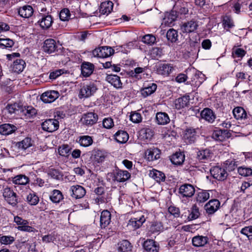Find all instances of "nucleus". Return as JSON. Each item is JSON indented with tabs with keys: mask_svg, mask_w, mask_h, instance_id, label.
I'll use <instances>...</instances> for the list:
<instances>
[{
	"mask_svg": "<svg viewBox=\"0 0 252 252\" xmlns=\"http://www.w3.org/2000/svg\"><path fill=\"white\" fill-rule=\"evenodd\" d=\"M97 90L96 83L90 82L84 84L81 88L79 92L80 98H88L94 95Z\"/></svg>",
	"mask_w": 252,
	"mask_h": 252,
	"instance_id": "obj_1",
	"label": "nucleus"
},
{
	"mask_svg": "<svg viewBox=\"0 0 252 252\" xmlns=\"http://www.w3.org/2000/svg\"><path fill=\"white\" fill-rule=\"evenodd\" d=\"M114 53V50L109 46H103L95 48L92 52L94 57L98 58H107Z\"/></svg>",
	"mask_w": 252,
	"mask_h": 252,
	"instance_id": "obj_2",
	"label": "nucleus"
},
{
	"mask_svg": "<svg viewBox=\"0 0 252 252\" xmlns=\"http://www.w3.org/2000/svg\"><path fill=\"white\" fill-rule=\"evenodd\" d=\"M98 116L94 112L84 114L80 120L81 124L87 126H92L97 123Z\"/></svg>",
	"mask_w": 252,
	"mask_h": 252,
	"instance_id": "obj_3",
	"label": "nucleus"
},
{
	"mask_svg": "<svg viewBox=\"0 0 252 252\" xmlns=\"http://www.w3.org/2000/svg\"><path fill=\"white\" fill-rule=\"evenodd\" d=\"M41 127L44 131L52 132L58 129L59 122L56 119H47L42 123Z\"/></svg>",
	"mask_w": 252,
	"mask_h": 252,
	"instance_id": "obj_4",
	"label": "nucleus"
},
{
	"mask_svg": "<svg viewBox=\"0 0 252 252\" xmlns=\"http://www.w3.org/2000/svg\"><path fill=\"white\" fill-rule=\"evenodd\" d=\"M198 26V21L195 19H191L184 22L181 26V30L184 33H189L195 32Z\"/></svg>",
	"mask_w": 252,
	"mask_h": 252,
	"instance_id": "obj_5",
	"label": "nucleus"
},
{
	"mask_svg": "<svg viewBox=\"0 0 252 252\" xmlns=\"http://www.w3.org/2000/svg\"><path fill=\"white\" fill-rule=\"evenodd\" d=\"M108 156V153L104 151L94 150L92 152L91 158L94 163L97 164L104 162Z\"/></svg>",
	"mask_w": 252,
	"mask_h": 252,
	"instance_id": "obj_6",
	"label": "nucleus"
},
{
	"mask_svg": "<svg viewBox=\"0 0 252 252\" xmlns=\"http://www.w3.org/2000/svg\"><path fill=\"white\" fill-rule=\"evenodd\" d=\"M3 196L5 200L13 206H15L17 203V195L10 188L6 187L3 189Z\"/></svg>",
	"mask_w": 252,
	"mask_h": 252,
	"instance_id": "obj_7",
	"label": "nucleus"
},
{
	"mask_svg": "<svg viewBox=\"0 0 252 252\" xmlns=\"http://www.w3.org/2000/svg\"><path fill=\"white\" fill-rule=\"evenodd\" d=\"M59 96L60 94L57 91H48L41 95L40 99L44 103H50L54 102Z\"/></svg>",
	"mask_w": 252,
	"mask_h": 252,
	"instance_id": "obj_8",
	"label": "nucleus"
},
{
	"mask_svg": "<svg viewBox=\"0 0 252 252\" xmlns=\"http://www.w3.org/2000/svg\"><path fill=\"white\" fill-rule=\"evenodd\" d=\"M210 172L214 178L219 181H223L227 176L225 169L219 166L213 167L210 169Z\"/></svg>",
	"mask_w": 252,
	"mask_h": 252,
	"instance_id": "obj_9",
	"label": "nucleus"
},
{
	"mask_svg": "<svg viewBox=\"0 0 252 252\" xmlns=\"http://www.w3.org/2000/svg\"><path fill=\"white\" fill-rule=\"evenodd\" d=\"M195 190V188L192 185L184 184L180 186L179 192L183 197H190L194 194Z\"/></svg>",
	"mask_w": 252,
	"mask_h": 252,
	"instance_id": "obj_10",
	"label": "nucleus"
},
{
	"mask_svg": "<svg viewBox=\"0 0 252 252\" xmlns=\"http://www.w3.org/2000/svg\"><path fill=\"white\" fill-rule=\"evenodd\" d=\"M53 23V19L50 15H42L37 22L38 24L43 30L49 29Z\"/></svg>",
	"mask_w": 252,
	"mask_h": 252,
	"instance_id": "obj_11",
	"label": "nucleus"
},
{
	"mask_svg": "<svg viewBox=\"0 0 252 252\" xmlns=\"http://www.w3.org/2000/svg\"><path fill=\"white\" fill-rule=\"evenodd\" d=\"M69 191L71 196L75 199L82 198L86 194L85 189L79 185L71 186Z\"/></svg>",
	"mask_w": 252,
	"mask_h": 252,
	"instance_id": "obj_12",
	"label": "nucleus"
},
{
	"mask_svg": "<svg viewBox=\"0 0 252 252\" xmlns=\"http://www.w3.org/2000/svg\"><path fill=\"white\" fill-rule=\"evenodd\" d=\"M231 133L226 129H217L212 134V137L217 141H223L229 138Z\"/></svg>",
	"mask_w": 252,
	"mask_h": 252,
	"instance_id": "obj_13",
	"label": "nucleus"
},
{
	"mask_svg": "<svg viewBox=\"0 0 252 252\" xmlns=\"http://www.w3.org/2000/svg\"><path fill=\"white\" fill-rule=\"evenodd\" d=\"M220 206V202L218 199H212L210 200L204 207L206 213L209 215H212L218 210Z\"/></svg>",
	"mask_w": 252,
	"mask_h": 252,
	"instance_id": "obj_14",
	"label": "nucleus"
},
{
	"mask_svg": "<svg viewBox=\"0 0 252 252\" xmlns=\"http://www.w3.org/2000/svg\"><path fill=\"white\" fill-rule=\"evenodd\" d=\"M160 151L157 148L153 147L145 152V157L149 161H153L159 158Z\"/></svg>",
	"mask_w": 252,
	"mask_h": 252,
	"instance_id": "obj_15",
	"label": "nucleus"
},
{
	"mask_svg": "<svg viewBox=\"0 0 252 252\" xmlns=\"http://www.w3.org/2000/svg\"><path fill=\"white\" fill-rule=\"evenodd\" d=\"M157 88V85L156 84L150 83L147 85H144V87L141 89L140 93L144 97H146L153 94L156 91Z\"/></svg>",
	"mask_w": 252,
	"mask_h": 252,
	"instance_id": "obj_16",
	"label": "nucleus"
},
{
	"mask_svg": "<svg viewBox=\"0 0 252 252\" xmlns=\"http://www.w3.org/2000/svg\"><path fill=\"white\" fill-rule=\"evenodd\" d=\"M57 48L56 43L54 39L49 38L44 41L43 49L45 52L51 54L57 50Z\"/></svg>",
	"mask_w": 252,
	"mask_h": 252,
	"instance_id": "obj_17",
	"label": "nucleus"
},
{
	"mask_svg": "<svg viewBox=\"0 0 252 252\" xmlns=\"http://www.w3.org/2000/svg\"><path fill=\"white\" fill-rule=\"evenodd\" d=\"M143 248L147 252H158L159 245L153 240L149 239L143 243Z\"/></svg>",
	"mask_w": 252,
	"mask_h": 252,
	"instance_id": "obj_18",
	"label": "nucleus"
},
{
	"mask_svg": "<svg viewBox=\"0 0 252 252\" xmlns=\"http://www.w3.org/2000/svg\"><path fill=\"white\" fill-rule=\"evenodd\" d=\"M81 74L84 77L90 76L94 72V65L89 62H83L81 66Z\"/></svg>",
	"mask_w": 252,
	"mask_h": 252,
	"instance_id": "obj_19",
	"label": "nucleus"
},
{
	"mask_svg": "<svg viewBox=\"0 0 252 252\" xmlns=\"http://www.w3.org/2000/svg\"><path fill=\"white\" fill-rule=\"evenodd\" d=\"M106 81L116 89H122L123 83L120 77L117 75L109 74L106 76Z\"/></svg>",
	"mask_w": 252,
	"mask_h": 252,
	"instance_id": "obj_20",
	"label": "nucleus"
},
{
	"mask_svg": "<svg viewBox=\"0 0 252 252\" xmlns=\"http://www.w3.org/2000/svg\"><path fill=\"white\" fill-rule=\"evenodd\" d=\"M26 65V62L22 59H17L13 61L11 66L12 71L19 73L22 72Z\"/></svg>",
	"mask_w": 252,
	"mask_h": 252,
	"instance_id": "obj_21",
	"label": "nucleus"
},
{
	"mask_svg": "<svg viewBox=\"0 0 252 252\" xmlns=\"http://www.w3.org/2000/svg\"><path fill=\"white\" fill-rule=\"evenodd\" d=\"M212 153L208 149H202L197 152L196 158L201 162H205L210 159Z\"/></svg>",
	"mask_w": 252,
	"mask_h": 252,
	"instance_id": "obj_22",
	"label": "nucleus"
},
{
	"mask_svg": "<svg viewBox=\"0 0 252 252\" xmlns=\"http://www.w3.org/2000/svg\"><path fill=\"white\" fill-rule=\"evenodd\" d=\"M111 215L107 210L103 211L100 215V224L102 228H105L111 221Z\"/></svg>",
	"mask_w": 252,
	"mask_h": 252,
	"instance_id": "obj_23",
	"label": "nucleus"
},
{
	"mask_svg": "<svg viewBox=\"0 0 252 252\" xmlns=\"http://www.w3.org/2000/svg\"><path fill=\"white\" fill-rule=\"evenodd\" d=\"M130 174L126 170H118L114 175V180L119 182H124L129 179Z\"/></svg>",
	"mask_w": 252,
	"mask_h": 252,
	"instance_id": "obj_24",
	"label": "nucleus"
},
{
	"mask_svg": "<svg viewBox=\"0 0 252 252\" xmlns=\"http://www.w3.org/2000/svg\"><path fill=\"white\" fill-rule=\"evenodd\" d=\"M189 96L185 95L176 99L174 101L175 108L177 109H181L189 105Z\"/></svg>",
	"mask_w": 252,
	"mask_h": 252,
	"instance_id": "obj_25",
	"label": "nucleus"
},
{
	"mask_svg": "<svg viewBox=\"0 0 252 252\" xmlns=\"http://www.w3.org/2000/svg\"><path fill=\"white\" fill-rule=\"evenodd\" d=\"M184 139L187 142L192 143L194 142L197 137L196 129L193 128H189L186 129L184 136Z\"/></svg>",
	"mask_w": 252,
	"mask_h": 252,
	"instance_id": "obj_26",
	"label": "nucleus"
},
{
	"mask_svg": "<svg viewBox=\"0 0 252 252\" xmlns=\"http://www.w3.org/2000/svg\"><path fill=\"white\" fill-rule=\"evenodd\" d=\"M146 219L144 215H142L139 218H131L128 223V225L129 227H132L133 229H136L139 228L143 223L145 221Z\"/></svg>",
	"mask_w": 252,
	"mask_h": 252,
	"instance_id": "obj_27",
	"label": "nucleus"
},
{
	"mask_svg": "<svg viewBox=\"0 0 252 252\" xmlns=\"http://www.w3.org/2000/svg\"><path fill=\"white\" fill-rule=\"evenodd\" d=\"M208 240L207 236L197 235L192 238V243L196 247H203L208 243Z\"/></svg>",
	"mask_w": 252,
	"mask_h": 252,
	"instance_id": "obj_28",
	"label": "nucleus"
},
{
	"mask_svg": "<svg viewBox=\"0 0 252 252\" xmlns=\"http://www.w3.org/2000/svg\"><path fill=\"white\" fill-rule=\"evenodd\" d=\"M32 7L30 5H24L19 8L18 13L20 16L25 18L30 17L33 14Z\"/></svg>",
	"mask_w": 252,
	"mask_h": 252,
	"instance_id": "obj_29",
	"label": "nucleus"
},
{
	"mask_svg": "<svg viewBox=\"0 0 252 252\" xmlns=\"http://www.w3.org/2000/svg\"><path fill=\"white\" fill-rule=\"evenodd\" d=\"M156 122L160 125H165L170 122L168 114L165 112H158L156 117Z\"/></svg>",
	"mask_w": 252,
	"mask_h": 252,
	"instance_id": "obj_30",
	"label": "nucleus"
},
{
	"mask_svg": "<svg viewBox=\"0 0 252 252\" xmlns=\"http://www.w3.org/2000/svg\"><path fill=\"white\" fill-rule=\"evenodd\" d=\"M233 115L238 120H245L247 118L246 111L242 107H236L233 110Z\"/></svg>",
	"mask_w": 252,
	"mask_h": 252,
	"instance_id": "obj_31",
	"label": "nucleus"
},
{
	"mask_svg": "<svg viewBox=\"0 0 252 252\" xmlns=\"http://www.w3.org/2000/svg\"><path fill=\"white\" fill-rule=\"evenodd\" d=\"M201 116L202 119L209 123H212L215 119V115L213 111L208 108H206L201 111Z\"/></svg>",
	"mask_w": 252,
	"mask_h": 252,
	"instance_id": "obj_32",
	"label": "nucleus"
},
{
	"mask_svg": "<svg viewBox=\"0 0 252 252\" xmlns=\"http://www.w3.org/2000/svg\"><path fill=\"white\" fill-rule=\"evenodd\" d=\"M115 139L120 143H125L128 140L129 136L128 133L124 130L118 131L114 135Z\"/></svg>",
	"mask_w": 252,
	"mask_h": 252,
	"instance_id": "obj_33",
	"label": "nucleus"
},
{
	"mask_svg": "<svg viewBox=\"0 0 252 252\" xmlns=\"http://www.w3.org/2000/svg\"><path fill=\"white\" fill-rule=\"evenodd\" d=\"M113 7V3L110 1H105L101 2L100 8L99 12L102 14H109L112 10Z\"/></svg>",
	"mask_w": 252,
	"mask_h": 252,
	"instance_id": "obj_34",
	"label": "nucleus"
},
{
	"mask_svg": "<svg viewBox=\"0 0 252 252\" xmlns=\"http://www.w3.org/2000/svg\"><path fill=\"white\" fill-rule=\"evenodd\" d=\"M149 176L157 182H163L165 179V176L163 173L156 169H153L149 173Z\"/></svg>",
	"mask_w": 252,
	"mask_h": 252,
	"instance_id": "obj_35",
	"label": "nucleus"
},
{
	"mask_svg": "<svg viewBox=\"0 0 252 252\" xmlns=\"http://www.w3.org/2000/svg\"><path fill=\"white\" fill-rule=\"evenodd\" d=\"M12 182L15 185H26L29 182V178L23 174L18 175L12 178Z\"/></svg>",
	"mask_w": 252,
	"mask_h": 252,
	"instance_id": "obj_36",
	"label": "nucleus"
},
{
	"mask_svg": "<svg viewBox=\"0 0 252 252\" xmlns=\"http://www.w3.org/2000/svg\"><path fill=\"white\" fill-rule=\"evenodd\" d=\"M16 127L13 125L4 124L0 126V133L2 135H9L14 132Z\"/></svg>",
	"mask_w": 252,
	"mask_h": 252,
	"instance_id": "obj_37",
	"label": "nucleus"
},
{
	"mask_svg": "<svg viewBox=\"0 0 252 252\" xmlns=\"http://www.w3.org/2000/svg\"><path fill=\"white\" fill-rule=\"evenodd\" d=\"M119 252H128L131 251L132 246L127 240H123L118 244Z\"/></svg>",
	"mask_w": 252,
	"mask_h": 252,
	"instance_id": "obj_38",
	"label": "nucleus"
},
{
	"mask_svg": "<svg viewBox=\"0 0 252 252\" xmlns=\"http://www.w3.org/2000/svg\"><path fill=\"white\" fill-rule=\"evenodd\" d=\"M173 67L171 64L164 63L160 65L158 69V74L162 75H168L173 70Z\"/></svg>",
	"mask_w": 252,
	"mask_h": 252,
	"instance_id": "obj_39",
	"label": "nucleus"
},
{
	"mask_svg": "<svg viewBox=\"0 0 252 252\" xmlns=\"http://www.w3.org/2000/svg\"><path fill=\"white\" fill-rule=\"evenodd\" d=\"M78 142L81 146L87 147L93 144V139L92 136L89 135L80 136Z\"/></svg>",
	"mask_w": 252,
	"mask_h": 252,
	"instance_id": "obj_40",
	"label": "nucleus"
},
{
	"mask_svg": "<svg viewBox=\"0 0 252 252\" xmlns=\"http://www.w3.org/2000/svg\"><path fill=\"white\" fill-rule=\"evenodd\" d=\"M185 155L182 152H177L173 154L171 158V161L175 165H181L185 160Z\"/></svg>",
	"mask_w": 252,
	"mask_h": 252,
	"instance_id": "obj_41",
	"label": "nucleus"
},
{
	"mask_svg": "<svg viewBox=\"0 0 252 252\" xmlns=\"http://www.w3.org/2000/svg\"><path fill=\"white\" fill-rule=\"evenodd\" d=\"M177 18V12L172 10L170 12L166 13L164 18V21L166 24L171 25Z\"/></svg>",
	"mask_w": 252,
	"mask_h": 252,
	"instance_id": "obj_42",
	"label": "nucleus"
},
{
	"mask_svg": "<svg viewBox=\"0 0 252 252\" xmlns=\"http://www.w3.org/2000/svg\"><path fill=\"white\" fill-rule=\"evenodd\" d=\"M32 145V139L29 137H26L21 141L17 142L16 146L18 148L22 150H25L31 147Z\"/></svg>",
	"mask_w": 252,
	"mask_h": 252,
	"instance_id": "obj_43",
	"label": "nucleus"
},
{
	"mask_svg": "<svg viewBox=\"0 0 252 252\" xmlns=\"http://www.w3.org/2000/svg\"><path fill=\"white\" fill-rule=\"evenodd\" d=\"M21 112L23 115L28 118H31L34 116L36 113V110L32 106H25L22 108Z\"/></svg>",
	"mask_w": 252,
	"mask_h": 252,
	"instance_id": "obj_44",
	"label": "nucleus"
},
{
	"mask_svg": "<svg viewBox=\"0 0 252 252\" xmlns=\"http://www.w3.org/2000/svg\"><path fill=\"white\" fill-rule=\"evenodd\" d=\"M63 195L62 192L58 189H54L52 191L50 196V200L55 203H59L63 199Z\"/></svg>",
	"mask_w": 252,
	"mask_h": 252,
	"instance_id": "obj_45",
	"label": "nucleus"
},
{
	"mask_svg": "<svg viewBox=\"0 0 252 252\" xmlns=\"http://www.w3.org/2000/svg\"><path fill=\"white\" fill-rule=\"evenodd\" d=\"M140 136L143 139H151L154 135V132L149 127L142 128L140 131Z\"/></svg>",
	"mask_w": 252,
	"mask_h": 252,
	"instance_id": "obj_46",
	"label": "nucleus"
},
{
	"mask_svg": "<svg viewBox=\"0 0 252 252\" xmlns=\"http://www.w3.org/2000/svg\"><path fill=\"white\" fill-rule=\"evenodd\" d=\"M210 198V194L206 190H201L197 194L196 201L199 203H203Z\"/></svg>",
	"mask_w": 252,
	"mask_h": 252,
	"instance_id": "obj_47",
	"label": "nucleus"
},
{
	"mask_svg": "<svg viewBox=\"0 0 252 252\" xmlns=\"http://www.w3.org/2000/svg\"><path fill=\"white\" fill-rule=\"evenodd\" d=\"M39 197L34 191L30 192L27 197V201L31 205H36L39 202Z\"/></svg>",
	"mask_w": 252,
	"mask_h": 252,
	"instance_id": "obj_48",
	"label": "nucleus"
},
{
	"mask_svg": "<svg viewBox=\"0 0 252 252\" xmlns=\"http://www.w3.org/2000/svg\"><path fill=\"white\" fill-rule=\"evenodd\" d=\"M166 37L167 39L171 42H175L177 40L178 32L173 29H170L166 33Z\"/></svg>",
	"mask_w": 252,
	"mask_h": 252,
	"instance_id": "obj_49",
	"label": "nucleus"
},
{
	"mask_svg": "<svg viewBox=\"0 0 252 252\" xmlns=\"http://www.w3.org/2000/svg\"><path fill=\"white\" fill-rule=\"evenodd\" d=\"M163 226L160 222H153L149 228V231L152 233L159 232L163 230Z\"/></svg>",
	"mask_w": 252,
	"mask_h": 252,
	"instance_id": "obj_50",
	"label": "nucleus"
},
{
	"mask_svg": "<svg viewBox=\"0 0 252 252\" xmlns=\"http://www.w3.org/2000/svg\"><path fill=\"white\" fill-rule=\"evenodd\" d=\"M239 175L244 177H247L252 175V169L245 166H241L237 169Z\"/></svg>",
	"mask_w": 252,
	"mask_h": 252,
	"instance_id": "obj_51",
	"label": "nucleus"
},
{
	"mask_svg": "<svg viewBox=\"0 0 252 252\" xmlns=\"http://www.w3.org/2000/svg\"><path fill=\"white\" fill-rule=\"evenodd\" d=\"M14 41L9 38H0V46L2 48H7L12 47Z\"/></svg>",
	"mask_w": 252,
	"mask_h": 252,
	"instance_id": "obj_52",
	"label": "nucleus"
},
{
	"mask_svg": "<svg viewBox=\"0 0 252 252\" xmlns=\"http://www.w3.org/2000/svg\"><path fill=\"white\" fill-rule=\"evenodd\" d=\"M70 151V148L67 145H63L60 146L58 149L59 155L63 157H67Z\"/></svg>",
	"mask_w": 252,
	"mask_h": 252,
	"instance_id": "obj_53",
	"label": "nucleus"
},
{
	"mask_svg": "<svg viewBox=\"0 0 252 252\" xmlns=\"http://www.w3.org/2000/svg\"><path fill=\"white\" fill-rule=\"evenodd\" d=\"M224 28L230 29L234 27L233 19L229 16H225L223 19Z\"/></svg>",
	"mask_w": 252,
	"mask_h": 252,
	"instance_id": "obj_54",
	"label": "nucleus"
},
{
	"mask_svg": "<svg viewBox=\"0 0 252 252\" xmlns=\"http://www.w3.org/2000/svg\"><path fill=\"white\" fill-rule=\"evenodd\" d=\"M246 52L242 48H233L232 49V54L233 58H243Z\"/></svg>",
	"mask_w": 252,
	"mask_h": 252,
	"instance_id": "obj_55",
	"label": "nucleus"
},
{
	"mask_svg": "<svg viewBox=\"0 0 252 252\" xmlns=\"http://www.w3.org/2000/svg\"><path fill=\"white\" fill-rule=\"evenodd\" d=\"M142 42L149 45L153 44L156 41V37L152 34H146L142 37Z\"/></svg>",
	"mask_w": 252,
	"mask_h": 252,
	"instance_id": "obj_56",
	"label": "nucleus"
},
{
	"mask_svg": "<svg viewBox=\"0 0 252 252\" xmlns=\"http://www.w3.org/2000/svg\"><path fill=\"white\" fill-rule=\"evenodd\" d=\"M60 18L63 21H68L70 17L69 10L67 8L62 9L60 13Z\"/></svg>",
	"mask_w": 252,
	"mask_h": 252,
	"instance_id": "obj_57",
	"label": "nucleus"
},
{
	"mask_svg": "<svg viewBox=\"0 0 252 252\" xmlns=\"http://www.w3.org/2000/svg\"><path fill=\"white\" fill-rule=\"evenodd\" d=\"M15 241V238L11 236H2L0 237V243L3 245H10Z\"/></svg>",
	"mask_w": 252,
	"mask_h": 252,
	"instance_id": "obj_58",
	"label": "nucleus"
},
{
	"mask_svg": "<svg viewBox=\"0 0 252 252\" xmlns=\"http://www.w3.org/2000/svg\"><path fill=\"white\" fill-rule=\"evenodd\" d=\"M225 167L229 171H233L237 166V161L232 159H228L225 162Z\"/></svg>",
	"mask_w": 252,
	"mask_h": 252,
	"instance_id": "obj_59",
	"label": "nucleus"
},
{
	"mask_svg": "<svg viewBox=\"0 0 252 252\" xmlns=\"http://www.w3.org/2000/svg\"><path fill=\"white\" fill-rule=\"evenodd\" d=\"M48 175L52 178L59 180L62 175L59 170L55 169H50L48 171Z\"/></svg>",
	"mask_w": 252,
	"mask_h": 252,
	"instance_id": "obj_60",
	"label": "nucleus"
},
{
	"mask_svg": "<svg viewBox=\"0 0 252 252\" xmlns=\"http://www.w3.org/2000/svg\"><path fill=\"white\" fill-rule=\"evenodd\" d=\"M130 119L134 123H139L142 121V118L140 113L133 112L131 113Z\"/></svg>",
	"mask_w": 252,
	"mask_h": 252,
	"instance_id": "obj_61",
	"label": "nucleus"
},
{
	"mask_svg": "<svg viewBox=\"0 0 252 252\" xmlns=\"http://www.w3.org/2000/svg\"><path fill=\"white\" fill-rule=\"evenodd\" d=\"M240 232L242 234L247 236L249 240L252 239V226H246L243 228Z\"/></svg>",
	"mask_w": 252,
	"mask_h": 252,
	"instance_id": "obj_62",
	"label": "nucleus"
},
{
	"mask_svg": "<svg viewBox=\"0 0 252 252\" xmlns=\"http://www.w3.org/2000/svg\"><path fill=\"white\" fill-rule=\"evenodd\" d=\"M200 215L199 209L196 205H194L192 207V211L189 214V218L191 220L197 219Z\"/></svg>",
	"mask_w": 252,
	"mask_h": 252,
	"instance_id": "obj_63",
	"label": "nucleus"
},
{
	"mask_svg": "<svg viewBox=\"0 0 252 252\" xmlns=\"http://www.w3.org/2000/svg\"><path fill=\"white\" fill-rule=\"evenodd\" d=\"M19 105L16 103H14L13 104H8L6 106V109L7 110L8 113L11 114L16 113L19 111Z\"/></svg>",
	"mask_w": 252,
	"mask_h": 252,
	"instance_id": "obj_64",
	"label": "nucleus"
}]
</instances>
